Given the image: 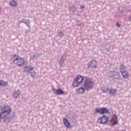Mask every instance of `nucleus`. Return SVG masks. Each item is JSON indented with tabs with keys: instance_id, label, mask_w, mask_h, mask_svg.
<instances>
[{
	"instance_id": "obj_13",
	"label": "nucleus",
	"mask_w": 131,
	"mask_h": 131,
	"mask_svg": "<svg viewBox=\"0 0 131 131\" xmlns=\"http://www.w3.org/2000/svg\"><path fill=\"white\" fill-rule=\"evenodd\" d=\"M63 121L66 126H67V127H70V126H71V125L70 124L69 121H68V120H67V118H63Z\"/></svg>"
},
{
	"instance_id": "obj_16",
	"label": "nucleus",
	"mask_w": 131,
	"mask_h": 131,
	"mask_svg": "<svg viewBox=\"0 0 131 131\" xmlns=\"http://www.w3.org/2000/svg\"><path fill=\"white\" fill-rule=\"evenodd\" d=\"M8 81H5L3 80H0V87L1 86H6L8 85Z\"/></svg>"
},
{
	"instance_id": "obj_8",
	"label": "nucleus",
	"mask_w": 131,
	"mask_h": 131,
	"mask_svg": "<svg viewBox=\"0 0 131 131\" xmlns=\"http://www.w3.org/2000/svg\"><path fill=\"white\" fill-rule=\"evenodd\" d=\"M110 122L112 123L113 125H115V124H117L118 120H117V116H116V115H114V116H113L110 120Z\"/></svg>"
},
{
	"instance_id": "obj_23",
	"label": "nucleus",
	"mask_w": 131,
	"mask_h": 131,
	"mask_svg": "<svg viewBox=\"0 0 131 131\" xmlns=\"http://www.w3.org/2000/svg\"><path fill=\"white\" fill-rule=\"evenodd\" d=\"M63 64H64V60L60 59L59 60V64L60 67H61L62 66V65H63Z\"/></svg>"
},
{
	"instance_id": "obj_31",
	"label": "nucleus",
	"mask_w": 131,
	"mask_h": 131,
	"mask_svg": "<svg viewBox=\"0 0 131 131\" xmlns=\"http://www.w3.org/2000/svg\"><path fill=\"white\" fill-rule=\"evenodd\" d=\"M129 19L131 21V16L129 17Z\"/></svg>"
},
{
	"instance_id": "obj_29",
	"label": "nucleus",
	"mask_w": 131,
	"mask_h": 131,
	"mask_svg": "<svg viewBox=\"0 0 131 131\" xmlns=\"http://www.w3.org/2000/svg\"><path fill=\"white\" fill-rule=\"evenodd\" d=\"M26 25H27V26L29 27V28H30V25H29V24H27Z\"/></svg>"
},
{
	"instance_id": "obj_10",
	"label": "nucleus",
	"mask_w": 131,
	"mask_h": 131,
	"mask_svg": "<svg viewBox=\"0 0 131 131\" xmlns=\"http://www.w3.org/2000/svg\"><path fill=\"white\" fill-rule=\"evenodd\" d=\"M52 90L53 91L54 93L57 95H63L64 94V91L61 89L56 90L53 88Z\"/></svg>"
},
{
	"instance_id": "obj_3",
	"label": "nucleus",
	"mask_w": 131,
	"mask_h": 131,
	"mask_svg": "<svg viewBox=\"0 0 131 131\" xmlns=\"http://www.w3.org/2000/svg\"><path fill=\"white\" fill-rule=\"evenodd\" d=\"M83 86L84 89L89 92V91H91V90H93L94 88V81L91 79V78H88L85 79L83 83Z\"/></svg>"
},
{
	"instance_id": "obj_17",
	"label": "nucleus",
	"mask_w": 131,
	"mask_h": 131,
	"mask_svg": "<svg viewBox=\"0 0 131 131\" xmlns=\"http://www.w3.org/2000/svg\"><path fill=\"white\" fill-rule=\"evenodd\" d=\"M9 4L12 7H17V1L16 0H11Z\"/></svg>"
},
{
	"instance_id": "obj_12",
	"label": "nucleus",
	"mask_w": 131,
	"mask_h": 131,
	"mask_svg": "<svg viewBox=\"0 0 131 131\" xmlns=\"http://www.w3.org/2000/svg\"><path fill=\"white\" fill-rule=\"evenodd\" d=\"M121 73L123 78H128V72H127V71L125 70L121 71Z\"/></svg>"
},
{
	"instance_id": "obj_15",
	"label": "nucleus",
	"mask_w": 131,
	"mask_h": 131,
	"mask_svg": "<svg viewBox=\"0 0 131 131\" xmlns=\"http://www.w3.org/2000/svg\"><path fill=\"white\" fill-rule=\"evenodd\" d=\"M108 93L111 95V96H114V95H116V89L112 88L108 91Z\"/></svg>"
},
{
	"instance_id": "obj_19",
	"label": "nucleus",
	"mask_w": 131,
	"mask_h": 131,
	"mask_svg": "<svg viewBox=\"0 0 131 131\" xmlns=\"http://www.w3.org/2000/svg\"><path fill=\"white\" fill-rule=\"evenodd\" d=\"M101 91L103 93H107V92H108V91H109V87H108L107 86H103L101 88Z\"/></svg>"
},
{
	"instance_id": "obj_32",
	"label": "nucleus",
	"mask_w": 131,
	"mask_h": 131,
	"mask_svg": "<svg viewBox=\"0 0 131 131\" xmlns=\"http://www.w3.org/2000/svg\"><path fill=\"white\" fill-rule=\"evenodd\" d=\"M78 26H81V24H79Z\"/></svg>"
},
{
	"instance_id": "obj_4",
	"label": "nucleus",
	"mask_w": 131,
	"mask_h": 131,
	"mask_svg": "<svg viewBox=\"0 0 131 131\" xmlns=\"http://www.w3.org/2000/svg\"><path fill=\"white\" fill-rule=\"evenodd\" d=\"M83 81V77H82L81 75H78L76 77L75 79L73 81L72 85L74 88H76L77 86H78V85L80 84Z\"/></svg>"
},
{
	"instance_id": "obj_28",
	"label": "nucleus",
	"mask_w": 131,
	"mask_h": 131,
	"mask_svg": "<svg viewBox=\"0 0 131 131\" xmlns=\"http://www.w3.org/2000/svg\"><path fill=\"white\" fill-rule=\"evenodd\" d=\"M116 25L118 27V28H119L121 26L120 24H119V23H118V22L116 23Z\"/></svg>"
},
{
	"instance_id": "obj_24",
	"label": "nucleus",
	"mask_w": 131,
	"mask_h": 131,
	"mask_svg": "<svg viewBox=\"0 0 131 131\" xmlns=\"http://www.w3.org/2000/svg\"><path fill=\"white\" fill-rule=\"evenodd\" d=\"M21 23H24L26 25L27 24H30V21H29L28 20H27L26 21L22 20Z\"/></svg>"
},
{
	"instance_id": "obj_5",
	"label": "nucleus",
	"mask_w": 131,
	"mask_h": 131,
	"mask_svg": "<svg viewBox=\"0 0 131 131\" xmlns=\"http://www.w3.org/2000/svg\"><path fill=\"white\" fill-rule=\"evenodd\" d=\"M95 112L99 114H108L110 115V112L109 110L106 107H96L95 108Z\"/></svg>"
},
{
	"instance_id": "obj_25",
	"label": "nucleus",
	"mask_w": 131,
	"mask_h": 131,
	"mask_svg": "<svg viewBox=\"0 0 131 131\" xmlns=\"http://www.w3.org/2000/svg\"><path fill=\"white\" fill-rule=\"evenodd\" d=\"M31 76L32 77H33V78H34V77H35V75L36 74V73H35V71H33V72H31Z\"/></svg>"
},
{
	"instance_id": "obj_7",
	"label": "nucleus",
	"mask_w": 131,
	"mask_h": 131,
	"mask_svg": "<svg viewBox=\"0 0 131 131\" xmlns=\"http://www.w3.org/2000/svg\"><path fill=\"white\" fill-rule=\"evenodd\" d=\"M109 120V117L103 115L102 117H99L98 119V123L100 124H106Z\"/></svg>"
},
{
	"instance_id": "obj_22",
	"label": "nucleus",
	"mask_w": 131,
	"mask_h": 131,
	"mask_svg": "<svg viewBox=\"0 0 131 131\" xmlns=\"http://www.w3.org/2000/svg\"><path fill=\"white\" fill-rule=\"evenodd\" d=\"M11 120L12 119L11 118H8L4 120V122H7V123H9V122H10Z\"/></svg>"
},
{
	"instance_id": "obj_1",
	"label": "nucleus",
	"mask_w": 131,
	"mask_h": 131,
	"mask_svg": "<svg viewBox=\"0 0 131 131\" xmlns=\"http://www.w3.org/2000/svg\"><path fill=\"white\" fill-rule=\"evenodd\" d=\"M1 110L2 112H0V119L6 118L12 112L11 106L5 105H3L1 106Z\"/></svg>"
},
{
	"instance_id": "obj_27",
	"label": "nucleus",
	"mask_w": 131,
	"mask_h": 131,
	"mask_svg": "<svg viewBox=\"0 0 131 131\" xmlns=\"http://www.w3.org/2000/svg\"><path fill=\"white\" fill-rule=\"evenodd\" d=\"M66 55H62L60 58V59L61 60H65V59H66Z\"/></svg>"
},
{
	"instance_id": "obj_6",
	"label": "nucleus",
	"mask_w": 131,
	"mask_h": 131,
	"mask_svg": "<svg viewBox=\"0 0 131 131\" xmlns=\"http://www.w3.org/2000/svg\"><path fill=\"white\" fill-rule=\"evenodd\" d=\"M108 78H112V79H113L114 80H120L121 78V76H120V74H119V72H114L113 73H111L108 76Z\"/></svg>"
},
{
	"instance_id": "obj_9",
	"label": "nucleus",
	"mask_w": 131,
	"mask_h": 131,
	"mask_svg": "<svg viewBox=\"0 0 131 131\" xmlns=\"http://www.w3.org/2000/svg\"><path fill=\"white\" fill-rule=\"evenodd\" d=\"M24 70L25 72H27V73H31V71L33 70V68L31 66H27L24 67Z\"/></svg>"
},
{
	"instance_id": "obj_14",
	"label": "nucleus",
	"mask_w": 131,
	"mask_h": 131,
	"mask_svg": "<svg viewBox=\"0 0 131 131\" xmlns=\"http://www.w3.org/2000/svg\"><path fill=\"white\" fill-rule=\"evenodd\" d=\"M20 94H21V92L19 90L14 91L13 93L14 98L17 99L20 96Z\"/></svg>"
},
{
	"instance_id": "obj_20",
	"label": "nucleus",
	"mask_w": 131,
	"mask_h": 131,
	"mask_svg": "<svg viewBox=\"0 0 131 131\" xmlns=\"http://www.w3.org/2000/svg\"><path fill=\"white\" fill-rule=\"evenodd\" d=\"M119 68H120V72H121V71H125L126 70V67H125L124 65H123V64H121L119 66Z\"/></svg>"
},
{
	"instance_id": "obj_26",
	"label": "nucleus",
	"mask_w": 131,
	"mask_h": 131,
	"mask_svg": "<svg viewBox=\"0 0 131 131\" xmlns=\"http://www.w3.org/2000/svg\"><path fill=\"white\" fill-rule=\"evenodd\" d=\"M58 36H59L60 37L64 36V33L63 32H60L58 33Z\"/></svg>"
},
{
	"instance_id": "obj_21",
	"label": "nucleus",
	"mask_w": 131,
	"mask_h": 131,
	"mask_svg": "<svg viewBox=\"0 0 131 131\" xmlns=\"http://www.w3.org/2000/svg\"><path fill=\"white\" fill-rule=\"evenodd\" d=\"M69 10L71 11V12H73V13H74L75 11H76V8L74 6H72L69 7Z\"/></svg>"
},
{
	"instance_id": "obj_11",
	"label": "nucleus",
	"mask_w": 131,
	"mask_h": 131,
	"mask_svg": "<svg viewBox=\"0 0 131 131\" xmlns=\"http://www.w3.org/2000/svg\"><path fill=\"white\" fill-rule=\"evenodd\" d=\"M89 66L91 68H96L97 62L95 60H92L89 63Z\"/></svg>"
},
{
	"instance_id": "obj_30",
	"label": "nucleus",
	"mask_w": 131,
	"mask_h": 131,
	"mask_svg": "<svg viewBox=\"0 0 131 131\" xmlns=\"http://www.w3.org/2000/svg\"><path fill=\"white\" fill-rule=\"evenodd\" d=\"M84 8V6H80V9H81V10H82Z\"/></svg>"
},
{
	"instance_id": "obj_2",
	"label": "nucleus",
	"mask_w": 131,
	"mask_h": 131,
	"mask_svg": "<svg viewBox=\"0 0 131 131\" xmlns=\"http://www.w3.org/2000/svg\"><path fill=\"white\" fill-rule=\"evenodd\" d=\"M11 60L13 62L14 64H15V65H17L18 67H22L23 64H25L24 59L16 55H13L11 58Z\"/></svg>"
},
{
	"instance_id": "obj_18",
	"label": "nucleus",
	"mask_w": 131,
	"mask_h": 131,
	"mask_svg": "<svg viewBox=\"0 0 131 131\" xmlns=\"http://www.w3.org/2000/svg\"><path fill=\"white\" fill-rule=\"evenodd\" d=\"M85 90V89H84V87H81L77 90V92L79 94H83V93H84Z\"/></svg>"
}]
</instances>
